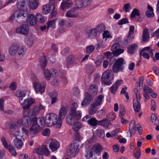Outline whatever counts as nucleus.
Segmentation results:
<instances>
[{
  "instance_id": "13d9d810",
  "label": "nucleus",
  "mask_w": 159,
  "mask_h": 159,
  "mask_svg": "<svg viewBox=\"0 0 159 159\" xmlns=\"http://www.w3.org/2000/svg\"><path fill=\"white\" fill-rule=\"evenodd\" d=\"M74 135L75 137V141H76L77 142H79L80 144H82L80 142L81 141V139H82L80 135L79 134V133L77 131L75 133Z\"/></svg>"
},
{
  "instance_id": "37998d69",
  "label": "nucleus",
  "mask_w": 159,
  "mask_h": 159,
  "mask_svg": "<svg viewBox=\"0 0 159 159\" xmlns=\"http://www.w3.org/2000/svg\"><path fill=\"white\" fill-rule=\"evenodd\" d=\"M82 126V124L79 122H76L73 123L72 129H73L76 132Z\"/></svg>"
},
{
  "instance_id": "5fc2aeb1",
  "label": "nucleus",
  "mask_w": 159,
  "mask_h": 159,
  "mask_svg": "<svg viewBox=\"0 0 159 159\" xmlns=\"http://www.w3.org/2000/svg\"><path fill=\"white\" fill-rule=\"evenodd\" d=\"M8 149L9 151L12 155L15 156L16 155V150L12 145L11 144L9 145Z\"/></svg>"
},
{
  "instance_id": "680f3d73",
  "label": "nucleus",
  "mask_w": 159,
  "mask_h": 159,
  "mask_svg": "<svg viewBox=\"0 0 159 159\" xmlns=\"http://www.w3.org/2000/svg\"><path fill=\"white\" fill-rule=\"evenodd\" d=\"M131 8L130 4L129 3H127L124 5L123 9L125 12H130V10Z\"/></svg>"
},
{
  "instance_id": "f03ea898",
  "label": "nucleus",
  "mask_w": 159,
  "mask_h": 159,
  "mask_svg": "<svg viewBox=\"0 0 159 159\" xmlns=\"http://www.w3.org/2000/svg\"><path fill=\"white\" fill-rule=\"evenodd\" d=\"M45 124L48 126H51L54 125L57 128H59L61 126V120L57 118V116L52 113L47 114L44 121Z\"/></svg>"
},
{
  "instance_id": "9b49d317",
  "label": "nucleus",
  "mask_w": 159,
  "mask_h": 159,
  "mask_svg": "<svg viewBox=\"0 0 159 159\" xmlns=\"http://www.w3.org/2000/svg\"><path fill=\"white\" fill-rule=\"evenodd\" d=\"M33 152L34 153H37L40 159L43 158V155L45 156H48L50 155V152L48 148L44 145L42 147L34 149Z\"/></svg>"
},
{
  "instance_id": "5701e85b",
  "label": "nucleus",
  "mask_w": 159,
  "mask_h": 159,
  "mask_svg": "<svg viewBox=\"0 0 159 159\" xmlns=\"http://www.w3.org/2000/svg\"><path fill=\"white\" fill-rule=\"evenodd\" d=\"M96 31L94 28L90 29L87 31L86 35L90 39H94L97 35V33Z\"/></svg>"
},
{
  "instance_id": "f704fd0d",
  "label": "nucleus",
  "mask_w": 159,
  "mask_h": 159,
  "mask_svg": "<svg viewBox=\"0 0 159 159\" xmlns=\"http://www.w3.org/2000/svg\"><path fill=\"white\" fill-rule=\"evenodd\" d=\"M97 110V107L93 104H92L89 106V113L90 115H93L96 113Z\"/></svg>"
},
{
  "instance_id": "0e129e2a",
  "label": "nucleus",
  "mask_w": 159,
  "mask_h": 159,
  "mask_svg": "<svg viewBox=\"0 0 159 159\" xmlns=\"http://www.w3.org/2000/svg\"><path fill=\"white\" fill-rule=\"evenodd\" d=\"M16 82H13L11 83L9 85V89L12 90H15L16 88Z\"/></svg>"
},
{
  "instance_id": "cd10ccee",
  "label": "nucleus",
  "mask_w": 159,
  "mask_h": 159,
  "mask_svg": "<svg viewBox=\"0 0 159 159\" xmlns=\"http://www.w3.org/2000/svg\"><path fill=\"white\" fill-rule=\"evenodd\" d=\"M138 48V46L137 44H133L128 48V52L129 54H133L136 52Z\"/></svg>"
},
{
  "instance_id": "ddd939ff",
  "label": "nucleus",
  "mask_w": 159,
  "mask_h": 159,
  "mask_svg": "<svg viewBox=\"0 0 159 159\" xmlns=\"http://www.w3.org/2000/svg\"><path fill=\"white\" fill-rule=\"evenodd\" d=\"M33 87L37 93L40 92L41 93H43L45 90L46 84L43 83L41 84L38 82H35L33 84Z\"/></svg>"
},
{
  "instance_id": "f257e3e1",
  "label": "nucleus",
  "mask_w": 159,
  "mask_h": 159,
  "mask_svg": "<svg viewBox=\"0 0 159 159\" xmlns=\"http://www.w3.org/2000/svg\"><path fill=\"white\" fill-rule=\"evenodd\" d=\"M15 93L16 96L19 98L20 105L24 110H28L30 106L35 102V99L32 98L25 99L23 101V98L25 96L26 94L24 91H17Z\"/></svg>"
},
{
  "instance_id": "f8f14e48",
  "label": "nucleus",
  "mask_w": 159,
  "mask_h": 159,
  "mask_svg": "<svg viewBox=\"0 0 159 159\" xmlns=\"http://www.w3.org/2000/svg\"><path fill=\"white\" fill-rule=\"evenodd\" d=\"M16 20L19 23H24L26 20V14L20 11H17L14 12Z\"/></svg>"
},
{
  "instance_id": "3c124183",
  "label": "nucleus",
  "mask_w": 159,
  "mask_h": 159,
  "mask_svg": "<svg viewBox=\"0 0 159 159\" xmlns=\"http://www.w3.org/2000/svg\"><path fill=\"white\" fill-rule=\"evenodd\" d=\"M151 120L152 122L155 125H157L159 123V120L157 116L154 114H152L151 116Z\"/></svg>"
},
{
  "instance_id": "423d86ee",
  "label": "nucleus",
  "mask_w": 159,
  "mask_h": 159,
  "mask_svg": "<svg viewBox=\"0 0 159 159\" xmlns=\"http://www.w3.org/2000/svg\"><path fill=\"white\" fill-rule=\"evenodd\" d=\"M32 119V116L30 114V111L29 112L28 111H25L23 113L22 119L18 120L17 123L19 125H24L28 127L31 125Z\"/></svg>"
},
{
  "instance_id": "39448f33",
  "label": "nucleus",
  "mask_w": 159,
  "mask_h": 159,
  "mask_svg": "<svg viewBox=\"0 0 159 159\" xmlns=\"http://www.w3.org/2000/svg\"><path fill=\"white\" fill-rule=\"evenodd\" d=\"M102 149L101 145L96 144L89 151L86 152L85 156L87 159H100L99 154Z\"/></svg>"
},
{
  "instance_id": "412c9836",
  "label": "nucleus",
  "mask_w": 159,
  "mask_h": 159,
  "mask_svg": "<svg viewBox=\"0 0 159 159\" xmlns=\"http://www.w3.org/2000/svg\"><path fill=\"white\" fill-rule=\"evenodd\" d=\"M67 113V110L66 107H62L61 108L59 111L58 118L59 120H61V123H62V120L65 118Z\"/></svg>"
},
{
  "instance_id": "e433bc0d",
  "label": "nucleus",
  "mask_w": 159,
  "mask_h": 159,
  "mask_svg": "<svg viewBox=\"0 0 159 159\" xmlns=\"http://www.w3.org/2000/svg\"><path fill=\"white\" fill-rule=\"evenodd\" d=\"M70 112L71 113L73 112V114H72V115L74 117L75 119L76 120H78L81 118V112L80 111H76V110L70 111Z\"/></svg>"
},
{
  "instance_id": "e2e57ef3",
  "label": "nucleus",
  "mask_w": 159,
  "mask_h": 159,
  "mask_svg": "<svg viewBox=\"0 0 159 159\" xmlns=\"http://www.w3.org/2000/svg\"><path fill=\"white\" fill-rule=\"evenodd\" d=\"M22 125H19L17 123V124L15 123H13L11 124L10 126V129H12L13 130H15L16 129H18L19 127H20Z\"/></svg>"
},
{
  "instance_id": "7c9ffc66",
  "label": "nucleus",
  "mask_w": 159,
  "mask_h": 159,
  "mask_svg": "<svg viewBox=\"0 0 159 159\" xmlns=\"http://www.w3.org/2000/svg\"><path fill=\"white\" fill-rule=\"evenodd\" d=\"M74 113H71L70 112V113L67 115L66 117V121L70 125H72L74 121L75 118L72 115Z\"/></svg>"
},
{
  "instance_id": "aec40b11",
  "label": "nucleus",
  "mask_w": 159,
  "mask_h": 159,
  "mask_svg": "<svg viewBox=\"0 0 159 159\" xmlns=\"http://www.w3.org/2000/svg\"><path fill=\"white\" fill-rule=\"evenodd\" d=\"M27 20L28 24L30 26L35 25L37 24V21L36 15L35 16L32 14L28 15Z\"/></svg>"
},
{
  "instance_id": "c03bdc74",
  "label": "nucleus",
  "mask_w": 159,
  "mask_h": 159,
  "mask_svg": "<svg viewBox=\"0 0 159 159\" xmlns=\"http://www.w3.org/2000/svg\"><path fill=\"white\" fill-rule=\"evenodd\" d=\"M40 63L41 68L42 69H45L46 65V60L44 56H43L40 59Z\"/></svg>"
},
{
  "instance_id": "0eeeda50",
  "label": "nucleus",
  "mask_w": 159,
  "mask_h": 159,
  "mask_svg": "<svg viewBox=\"0 0 159 159\" xmlns=\"http://www.w3.org/2000/svg\"><path fill=\"white\" fill-rule=\"evenodd\" d=\"M83 147L82 144H80L79 142L75 141L71 143L69 147V151L71 157H75L79 151L80 148Z\"/></svg>"
},
{
  "instance_id": "9d476101",
  "label": "nucleus",
  "mask_w": 159,
  "mask_h": 159,
  "mask_svg": "<svg viewBox=\"0 0 159 159\" xmlns=\"http://www.w3.org/2000/svg\"><path fill=\"white\" fill-rule=\"evenodd\" d=\"M29 0H17V8L21 11L27 12L29 9Z\"/></svg>"
},
{
  "instance_id": "1a4fd4ad",
  "label": "nucleus",
  "mask_w": 159,
  "mask_h": 159,
  "mask_svg": "<svg viewBox=\"0 0 159 159\" xmlns=\"http://www.w3.org/2000/svg\"><path fill=\"white\" fill-rule=\"evenodd\" d=\"M112 73L111 70H107L105 71L102 76L101 80L105 84L110 85L112 83L113 80Z\"/></svg>"
},
{
  "instance_id": "603ef678",
  "label": "nucleus",
  "mask_w": 159,
  "mask_h": 159,
  "mask_svg": "<svg viewBox=\"0 0 159 159\" xmlns=\"http://www.w3.org/2000/svg\"><path fill=\"white\" fill-rule=\"evenodd\" d=\"M140 14L138 10L136 8L134 9L131 14V18L135 17L136 16H140Z\"/></svg>"
},
{
  "instance_id": "bb28decb",
  "label": "nucleus",
  "mask_w": 159,
  "mask_h": 159,
  "mask_svg": "<svg viewBox=\"0 0 159 159\" xmlns=\"http://www.w3.org/2000/svg\"><path fill=\"white\" fill-rule=\"evenodd\" d=\"M89 91L92 95L95 96L98 92V86L96 84L91 85L89 89Z\"/></svg>"
},
{
  "instance_id": "c85d7f7f",
  "label": "nucleus",
  "mask_w": 159,
  "mask_h": 159,
  "mask_svg": "<svg viewBox=\"0 0 159 159\" xmlns=\"http://www.w3.org/2000/svg\"><path fill=\"white\" fill-rule=\"evenodd\" d=\"M133 106L135 112H139L141 109V104L137 99H134L133 101Z\"/></svg>"
},
{
  "instance_id": "dca6fc26",
  "label": "nucleus",
  "mask_w": 159,
  "mask_h": 159,
  "mask_svg": "<svg viewBox=\"0 0 159 159\" xmlns=\"http://www.w3.org/2000/svg\"><path fill=\"white\" fill-rule=\"evenodd\" d=\"M48 141L49 143V147L52 152L56 150L59 148L60 144L55 139H49Z\"/></svg>"
},
{
  "instance_id": "ea45409f",
  "label": "nucleus",
  "mask_w": 159,
  "mask_h": 159,
  "mask_svg": "<svg viewBox=\"0 0 159 159\" xmlns=\"http://www.w3.org/2000/svg\"><path fill=\"white\" fill-rule=\"evenodd\" d=\"M51 7L49 4H46L43 6L42 8V12L44 14L49 13L51 10Z\"/></svg>"
},
{
  "instance_id": "864d4df0",
  "label": "nucleus",
  "mask_w": 159,
  "mask_h": 159,
  "mask_svg": "<svg viewBox=\"0 0 159 159\" xmlns=\"http://www.w3.org/2000/svg\"><path fill=\"white\" fill-rule=\"evenodd\" d=\"M72 106L70 111L76 110L78 106V102L76 100L73 101L71 102Z\"/></svg>"
},
{
  "instance_id": "393cba45",
  "label": "nucleus",
  "mask_w": 159,
  "mask_h": 159,
  "mask_svg": "<svg viewBox=\"0 0 159 159\" xmlns=\"http://www.w3.org/2000/svg\"><path fill=\"white\" fill-rule=\"evenodd\" d=\"M149 37L148 29L147 28H145L143 30L142 35V41L145 42L148 41Z\"/></svg>"
},
{
  "instance_id": "c9c22d12",
  "label": "nucleus",
  "mask_w": 159,
  "mask_h": 159,
  "mask_svg": "<svg viewBox=\"0 0 159 159\" xmlns=\"http://www.w3.org/2000/svg\"><path fill=\"white\" fill-rule=\"evenodd\" d=\"M98 121L95 118H90L87 120L88 124L93 126H95L97 125L98 124Z\"/></svg>"
},
{
  "instance_id": "774afa93",
  "label": "nucleus",
  "mask_w": 159,
  "mask_h": 159,
  "mask_svg": "<svg viewBox=\"0 0 159 159\" xmlns=\"http://www.w3.org/2000/svg\"><path fill=\"white\" fill-rule=\"evenodd\" d=\"M140 56H142L144 58L148 59L149 58V56L148 53L146 52L141 51L140 53Z\"/></svg>"
},
{
  "instance_id": "473e14b6",
  "label": "nucleus",
  "mask_w": 159,
  "mask_h": 159,
  "mask_svg": "<svg viewBox=\"0 0 159 159\" xmlns=\"http://www.w3.org/2000/svg\"><path fill=\"white\" fill-rule=\"evenodd\" d=\"M40 111V109L39 106H36L33 109L30 110V114H31L32 119L34 117H36V116L38 114Z\"/></svg>"
},
{
  "instance_id": "a18cd8bd",
  "label": "nucleus",
  "mask_w": 159,
  "mask_h": 159,
  "mask_svg": "<svg viewBox=\"0 0 159 159\" xmlns=\"http://www.w3.org/2000/svg\"><path fill=\"white\" fill-rule=\"evenodd\" d=\"M134 39V37H131V35L128 34L126 38L125 39L123 42V44L125 45L128 43H131L132 42Z\"/></svg>"
},
{
  "instance_id": "b1692460",
  "label": "nucleus",
  "mask_w": 159,
  "mask_h": 159,
  "mask_svg": "<svg viewBox=\"0 0 159 159\" xmlns=\"http://www.w3.org/2000/svg\"><path fill=\"white\" fill-rule=\"evenodd\" d=\"M98 124L104 127L106 129H109L111 125V124L106 119L98 121Z\"/></svg>"
},
{
  "instance_id": "72a5a7b5",
  "label": "nucleus",
  "mask_w": 159,
  "mask_h": 159,
  "mask_svg": "<svg viewBox=\"0 0 159 159\" xmlns=\"http://www.w3.org/2000/svg\"><path fill=\"white\" fill-rule=\"evenodd\" d=\"M148 8L149 10H148L146 12L145 14L149 18L153 17L154 15L153 12V9L152 7L149 5H148Z\"/></svg>"
},
{
  "instance_id": "09e8293b",
  "label": "nucleus",
  "mask_w": 159,
  "mask_h": 159,
  "mask_svg": "<svg viewBox=\"0 0 159 159\" xmlns=\"http://www.w3.org/2000/svg\"><path fill=\"white\" fill-rule=\"evenodd\" d=\"M36 15L37 20H38L40 22L43 23L46 20V18L45 17L39 13H37Z\"/></svg>"
},
{
  "instance_id": "a211bd4d",
  "label": "nucleus",
  "mask_w": 159,
  "mask_h": 159,
  "mask_svg": "<svg viewBox=\"0 0 159 159\" xmlns=\"http://www.w3.org/2000/svg\"><path fill=\"white\" fill-rule=\"evenodd\" d=\"M84 98L82 101L81 105L83 107L87 106L93 100V97L88 93L84 94Z\"/></svg>"
},
{
  "instance_id": "69168bd1",
  "label": "nucleus",
  "mask_w": 159,
  "mask_h": 159,
  "mask_svg": "<svg viewBox=\"0 0 159 159\" xmlns=\"http://www.w3.org/2000/svg\"><path fill=\"white\" fill-rule=\"evenodd\" d=\"M50 130L48 129H45L42 132V134L44 136H48L50 134Z\"/></svg>"
},
{
  "instance_id": "79ce46f5",
  "label": "nucleus",
  "mask_w": 159,
  "mask_h": 159,
  "mask_svg": "<svg viewBox=\"0 0 159 159\" xmlns=\"http://www.w3.org/2000/svg\"><path fill=\"white\" fill-rule=\"evenodd\" d=\"M96 135L101 138H103L105 136V134L103 129L98 128L96 131Z\"/></svg>"
},
{
  "instance_id": "49530a36",
  "label": "nucleus",
  "mask_w": 159,
  "mask_h": 159,
  "mask_svg": "<svg viewBox=\"0 0 159 159\" xmlns=\"http://www.w3.org/2000/svg\"><path fill=\"white\" fill-rule=\"evenodd\" d=\"M56 27V20H54L48 21L47 23V28H55Z\"/></svg>"
},
{
  "instance_id": "052dcab7",
  "label": "nucleus",
  "mask_w": 159,
  "mask_h": 159,
  "mask_svg": "<svg viewBox=\"0 0 159 159\" xmlns=\"http://www.w3.org/2000/svg\"><path fill=\"white\" fill-rule=\"evenodd\" d=\"M143 89L145 93H152V89L146 85L144 86Z\"/></svg>"
},
{
  "instance_id": "a878e982",
  "label": "nucleus",
  "mask_w": 159,
  "mask_h": 159,
  "mask_svg": "<svg viewBox=\"0 0 159 159\" xmlns=\"http://www.w3.org/2000/svg\"><path fill=\"white\" fill-rule=\"evenodd\" d=\"M13 143L15 148L17 149L21 148L23 145V143L20 139L16 138L13 141Z\"/></svg>"
},
{
  "instance_id": "2eb2a0df",
  "label": "nucleus",
  "mask_w": 159,
  "mask_h": 159,
  "mask_svg": "<svg viewBox=\"0 0 159 159\" xmlns=\"http://www.w3.org/2000/svg\"><path fill=\"white\" fill-rule=\"evenodd\" d=\"M91 3L90 0H75V4L78 8L86 7Z\"/></svg>"
},
{
  "instance_id": "8fccbe9b",
  "label": "nucleus",
  "mask_w": 159,
  "mask_h": 159,
  "mask_svg": "<svg viewBox=\"0 0 159 159\" xmlns=\"http://www.w3.org/2000/svg\"><path fill=\"white\" fill-rule=\"evenodd\" d=\"M102 38L105 40H106L108 38H112V36L107 30H105L102 34Z\"/></svg>"
},
{
  "instance_id": "c756f323",
  "label": "nucleus",
  "mask_w": 159,
  "mask_h": 159,
  "mask_svg": "<svg viewBox=\"0 0 159 159\" xmlns=\"http://www.w3.org/2000/svg\"><path fill=\"white\" fill-rule=\"evenodd\" d=\"M135 124V122L134 120L131 121L129 124V129L131 135H133L135 133V131L136 130V127Z\"/></svg>"
},
{
  "instance_id": "4be33fe9",
  "label": "nucleus",
  "mask_w": 159,
  "mask_h": 159,
  "mask_svg": "<svg viewBox=\"0 0 159 159\" xmlns=\"http://www.w3.org/2000/svg\"><path fill=\"white\" fill-rule=\"evenodd\" d=\"M121 80H118L110 87L109 90L111 93L114 94L115 93L119 86L121 84Z\"/></svg>"
},
{
  "instance_id": "6e6552de",
  "label": "nucleus",
  "mask_w": 159,
  "mask_h": 159,
  "mask_svg": "<svg viewBox=\"0 0 159 159\" xmlns=\"http://www.w3.org/2000/svg\"><path fill=\"white\" fill-rule=\"evenodd\" d=\"M125 63L124 59L120 58L117 60L114 63L112 70L114 73H117L119 71L122 72L124 70V65Z\"/></svg>"
},
{
  "instance_id": "4c0bfd02",
  "label": "nucleus",
  "mask_w": 159,
  "mask_h": 159,
  "mask_svg": "<svg viewBox=\"0 0 159 159\" xmlns=\"http://www.w3.org/2000/svg\"><path fill=\"white\" fill-rule=\"evenodd\" d=\"M103 98L102 95H99L97 98L95 99V102L93 104L97 107L100 106L102 103Z\"/></svg>"
},
{
  "instance_id": "7ed1b4c3",
  "label": "nucleus",
  "mask_w": 159,
  "mask_h": 159,
  "mask_svg": "<svg viewBox=\"0 0 159 159\" xmlns=\"http://www.w3.org/2000/svg\"><path fill=\"white\" fill-rule=\"evenodd\" d=\"M31 122L32 124L30 128V134L32 137H33L36 133L43 129V122L40 118L37 119L36 117L33 118Z\"/></svg>"
},
{
  "instance_id": "20e7f679",
  "label": "nucleus",
  "mask_w": 159,
  "mask_h": 159,
  "mask_svg": "<svg viewBox=\"0 0 159 159\" xmlns=\"http://www.w3.org/2000/svg\"><path fill=\"white\" fill-rule=\"evenodd\" d=\"M8 52L11 56H14L17 53L19 57H22L25 54L24 47L18 43H13L9 47Z\"/></svg>"
},
{
  "instance_id": "bf43d9fd",
  "label": "nucleus",
  "mask_w": 159,
  "mask_h": 159,
  "mask_svg": "<svg viewBox=\"0 0 159 159\" xmlns=\"http://www.w3.org/2000/svg\"><path fill=\"white\" fill-rule=\"evenodd\" d=\"M44 75L46 79L47 80H49L51 77V74L50 71L48 69H46L44 71Z\"/></svg>"
},
{
  "instance_id": "338daca9",
  "label": "nucleus",
  "mask_w": 159,
  "mask_h": 159,
  "mask_svg": "<svg viewBox=\"0 0 159 159\" xmlns=\"http://www.w3.org/2000/svg\"><path fill=\"white\" fill-rule=\"evenodd\" d=\"M1 140L4 148L7 149H8V145L5 139L2 137L1 138Z\"/></svg>"
},
{
  "instance_id": "4d7b16f0",
  "label": "nucleus",
  "mask_w": 159,
  "mask_h": 159,
  "mask_svg": "<svg viewBox=\"0 0 159 159\" xmlns=\"http://www.w3.org/2000/svg\"><path fill=\"white\" fill-rule=\"evenodd\" d=\"M95 47L93 45L87 46L86 48V52L87 53L90 54L94 50Z\"/></svg>"
},
{
  "instance_id": "f3484780",
  "label": "nucleus",
  "mask_w": 159,
  "mask_h": 159,
  "mask_svg": "<svg viewBox=\"0 0 159 159\" xmlns=\"http://www.w3.org/2000/svg\"><path fill=\"white\" fill-rule=\"evenodd\" d=\"M29 27L27 25L23 24L17 28L16 30L17 33L23 35H27L29 31Z\"/></svg>"
},
{
  "instance_id": "6e6d98bb",
  "label": "nucleus",
  "mask_w": 159,
  "mask_h": 159,
  "mask_svg": "<svg viewBox=\"0 0 159 159\" xmlns=\"http://www.w3.org/2000/svg\"><path fill=\"white\" fill-rule=\"evenodd\" d=\"M127 88L126 87H125L122 88L120 92V93L121 94H124L126 98L127 99H129V98L128 95V93L126 92Z\"/></svg>"
},
{
  "instance_id": "de8ad7c7",
  "label": "nucleus",
  "mask_w": 159,
  "mask_h": 159,
  "mask_svg": "<svg viewBox=\"0 0 159 159\" xmlns=\"http://www.w3.org/2000/svg\"><path fill=\"white\" fill-rule=\"evenodd\" d=\"M75 61V58L72 55L69 56L67 59L66 65L67 66L70 65L72 64Z\"/></svg>"
},
{
  "instance_id": "6ab92c4d",
  "label": "nucleus",
  "mask_w": 159,
  "mask_h": 159,
  "mask_svg": "<svg viewBox=\"0 0 159 159\" xmlns=\"http://www.w3.org/2000/svg\"><path fill=\"white\" fill-rule=\"evenodd\" d=\"M119 44L116 43L113 44L111 48L113 54L116 56H118L124 52V49H119Z\"/></svg>"
},
{
  "instance_id": "58836bf2",
  "label": "nucleus",
  "mask_w": 159,
  "mask_h": 159,
  "mask_svg": "<svg viewBox=\"0 0 159 159\" xmlns=\"http://www.w3.org/2000/svg\"><path fill=\"white\" fill-rule=\"evenodd\" d=\"M38 0H33L30 2L29 1V7L32 9H36L38 7Z\"/></svg>"
},
{
  "instance_id": "a19ab883",
  "label": "nucleus",
  "mask_w": 159,
  "mask_h": 159,
  "mask_svg": "<svg viewBox=\"0 0 159 159\" xmlns=\"http://www.w3.org/2000/svg\"><path fill=\"white\" fill-rule=\"evenodd\" d=\"M97 33L98 34V32H101L103 31H105L106 29L105 25L103 24H100L98 25L95 28H94Z\"/></svg>"
},
{
  "instance_id": "2f4dec72",
  "label": "nucleus",
  "mask_w": 159,
  "mask_h": 159,
  "mask_svg": "<svg viewBox=\"0 0 159 159\" xmlns=\"http://www.w3.org/2000/svg\"><path fill=\"white\" fill-rule=\"evenodd\" d=\"M73 5V2H62L61 4V8L63 11L72 7Z\"/></svg>"
},
{
  "instance_id": "4468645a",
  "label": "nucleus",
  "mask_w": 159,
  "mask_h": 159,
  "mask_svg": "<svg viewBox=\"0 0 159 159\" xmlns=\"http://www.w3.org/2000/svg\"><path fill=\"white\" fill-rule=\"evenodd\" d=\"M79 16L77 9L75 7L68 10L65 14L66 17L70 18H77L79 17Z\"/></svg>"
}]
</instances>
